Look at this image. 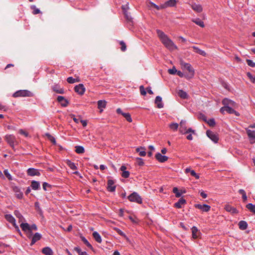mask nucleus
<instances>
[{
	"label": "nucleus",
	"mask_w": 255,
	"mask_h": 255,
	"mask_svg": "<svg viewBox=\"0 0 255 255\" xmlns=\"http://www.w3.org/2000/svg\"><path fill=\"white\" fill-rule=\"evenodd\" d=\"M156 32L160 40L166 48L170 51H173L177 48L172 40L162 31L157 29Z\"/></svg>",
	"instance_id": "f257e3e1"
},
{
	"label": "nucleus",
	"mask_w": 255,
	"mask_h": 255,
	"mask_svg": "<svg viewBox=\"0 0 255 255\" xmlns=\"http://www.w3.org/2000/svg\"><path fill=\"white\" fill-rule=\"evenodd\" d=\"M180 65L182 68L187 70L189 72V74L186 75L185 77L187 79H191L193 77L194 75V70L191 66V64L188 63H185L183 61L180 62Z\"/></svg>",
	"instance_id": "f03ea898"
},
{
	"label": "nucleus",
	"mask_w": 255,
	"mask_h": 255,
	"mask_svg": "<svg viewBox=\"0 0 255 255\" xmlns=\"http://www.w3.org/2000/svg\"><path fill=\"white\" fill-rule=\"evenodd\" d=\"M13 96L14 97H32L33 96V94L32 92L28 90H21L16 91L15 92Z\"/></svg>",
	"instance_id": "7ed1b4c3"
},
{
	"label": "nucleus",
	"mask_w": 255,
	"mask_h": 255,
	"mask_svg": "<svg viewBox=\"0 0 255 255\" xmlns=\"http://www.w3.org/2000/svg\"><path fill=\"white\" fill-rule=\"evenodd\" d=\"M5 219L7 221L11 223L14 227L15 230L21 236V233L19 229V227L15 223V220L14 217L10 214H6L4 216Z\"/></svg>",
	"instance_id": "20e7f679"
},
{
	"label": "nucleus",
	"mask_w": 255,
	"mask_h": 255,
	"mask_svg": "<svg viewBox=\"0 0 255 255\" xmlns=\"http://www.w3.org/2000/svg\"><path fill=\"white\" fill-rule=\"evenodd\" d=\"M128 198L130 202H135L138 204L142 203V198L136 192H133L128 196Z\"/></svg>",
	"instance_id": "39448f33"
},
{
	"label": "nucleus",
	"mask_w": 255,
	"mask_h": 255,
	"mask_svg": "<svg viewBox=\"0 0 255 255\" xmlns=\"http://www.w3.org/2000/svg\"><path fill=\"white\" fill-rule=\"evenodd\" d=\"M5 140L7 143L12 147H13L16 142V138L13 135H6Z\"/></svg>",
	"instance_id": "423d86ee"
},
{
	"label": "nucleus",
	"mask_w": 255,
	"mask_h": 255,
	"mask_svg": "<svg viewBox=\"0 0 255 255\" xmlns=\"http://www.w3.org/2000/svg\"><path fill=\"white\" fill-rule=\"evenodd\" d=\"M207 135L213 141L217 143L219 140L218 135L214 132L211 130H207L206 132Z\"/></svg>",
	"instance_id": "0eeeda50"
},
{
	"label": "nucleus",
	"mask_w": 255,
	"mask_h": 255,
	"mask_svg": "<svg viewBox=\"0 0 255 255\" xmlns=\"http://www.w3.org/2000/svg\"><path fill=\"white\" fill-rule=\"evenodd\" d=\"M115 181L113 180L109 179L107 183V190L109 192H114L116 190V186L114 185Z\"/></svg>",
	"instance_id": "6e6552de"
},
{
	"label": "nucleus",
	"mask_w": 255,
	"mask_h": 255,
	"mask_svg": "<svg viewBox=\"0 0 255 255\" xmlns=\"http://www.w3.org/2000/svg\"><path fill=\"white\" fill-rule=\"evenodd\" d=\"M194 206L196 208L200 209L201 211H202L203 212H207L211 209V207L209 205H208L206 204H203V205L195 204Z\"/></svg>",
	"instance_id": "1a4fd4ad"
},
{
	"label": "nucleus",
	"mask_w": 255,
	"mask_h": 255,
	"mask_svg": "<svg viewBox=\"0 0 255 255\" xmlns=\"http://www.w3.org/2000/svg\"><path fill=\"white\" fill-rule=\"evenodd\" d=\"M75 91L79 95H82L85 92V88L82 84H80L75 87Z\"/></svg>",
	"instance_id": "9d476101"
},
{
	"label": "nucleus",
	"mask_w": 255,
	"mask_h": 255,
	"mask_svg": "<svg viewBox=\"0 0 255 255\" xmlns=\"http://www.w3.org/2000/svg\"><path fill=\"white\" fill-rule=\"evenodd\" d=\"M222 104L225 106H229V107H235L236 104V103L228 98H225L222 101Z\"/></svg>",
	"instance_id": "9b49d317"
},
{
	"label": "nucleus",
	"mask_w": 255,
	"mask_h": 255,
	"mask_svg": "<svg viewBox=\"0 0 255 255\" xmlns=\"http://www.w3.org/2000/svg\"><path fill=\"white\" fill-rule=\"evenodd\" d=\"M27 173L29 176H39L40 173L39 170L37 169L30 168L27 169Z\"/></svg>",
	"instance_id": "f8f14e48"
},
{
	"label": "nucleus",
	"mask_w": 255,
	"mask_h": 255,
	"mask_svg": "<svg viewBox=\"0 0 255 255\" xmlns=\"http://www.w3.org/2000/svg\"><path fill=\"white\" fill-rule=\"evenodd\" d=\"M186 121L182 120L180 123L179 131L182 134L187 133V127H186Z\"/></svg>",
	"instance_id": "ddd939ff"
},
{
	"label": "nucleus",
	"mask_w": 255,
	"mask_h": 255,
	"mask_svg": "<svg viewBox=\"0 0 255 255\" xmlns=\"http://www.w3.org/2000/svg\"><path fill=\"white\" fill-rule=\"evenodd\" d=\"M31 242L30 245H34L37 241L40 240L41 238V235L38 233H36L31 237Z\"/></svg>",
	"instance_id": "4468645a"
},
{
	"label": "nucleus",
	"mask_w": 255,
	"mask_h": 255,
	"mask_svg": "<svg viewBox=\"0 0 255 255\" xmlns=\"http://www.w3.org/2000/svg\"><path fill=\"white\" fill-rule=\"evenodd\" d=\"M13 191L15 193L16 197L18 199H21L23 197V193L20 189L17 186L13 187Z\"/></svg>",
	"instance_id": "2eb2a0df"
},
{
	"label": "nucleus",
	"mask_w": 255,
	"mask_h": 255,
	"mask_svg": "<svg viewBox=\"0 0 255 255\" xmlns=\"http://www.w3.org/2000/svg\"><path fill=\"white\" fill-rule=\"evenodd\" d=\"M156 159L160 162H164L168 160V157L161 155L160 153H157L155 155Z\"/></svg>",
	"instance_id": "dca6fc26"
},
{
	"label": "nucleus",
	"mask_w": 255,
	"mask_h": 255,
	"mask_svg": "<svg viewBox=\"0 0 255 255\" xmlns=\"http://www.w3.org/2000/svg\"><path fill=\"white\" fill-rule=\"evenodd\" d=\"M192 237L194 239L198 238L200 234V232L198 231L197 227L194 226L192 228Z\"/></svg>",
	"instance_id": "f3484780"
},
{
	"label": "nucleus",
	"mask_w": 255,
	"mask_h": 255,
	"mask_svg": "<svg viewBox=\"0 0 255 255\" xmlns=\"http://www.w3.org/2000/svg\"><path fill=\"white\" fill-rule=\"evenodd\" d=\"M57 101L58 102L61 103L63 107H66L68 105V101L63 96H58L57 97Z\"/></svg>",
	"instance_id": "a211bd4d"
},
{
	"label": "nucleus",
	"mask_w": 255,
	"mask_h": 255,
	"mask_svg": "<svg viewBox=\"0 0 255 255\" xmlns=\"http://www.w3.org/2000/svg\"><path fill=\"white\" fill-rule=\"evenodd\" d=\"M225 209L226 211L230 212L232 214H236L238 213L237 210L230 205H226L225 207Z\"/></svg>",
	"instance_id": "6ab92c4d"
},
{
	"label": "nucleus",
	"mask_w": 255,
	"mask_h": 255,
	"mask_svg": "<svg viewBox=\"0 0 255 255\" xmlns=\"http://www.w3.org/2000/svg\"><path fill=\"white\" fill-rule=\"evenodd\" d=\"M186 203V200L183 198H181L177 202L175 203L174 206L178 209L181 208L182 205Z\"/></svg>",
	"instance_id": "aec40b11"
},
{
	"label": "nucleus",
	"mask_w": 255,
	"mask_h": 255,
	"mask_svg": "<svg viewBox=\"0 0 255 255\" xmlns=\"http://www.w3.org/2000/svg\"><path fill=\"white\" fill-rule=\"evenodd\" d=\"M155 103L157 105V107L159 109H161L163 107V105L162 103V98L159 96L156 97Z\"/></svg>",
	"instance_id": "412c9836"
},
{
	"label": "nucleus",
	"mask_w": 255,
	"mask_h": 255,
	"mask_svg": "<svg viewBox=\"0 0 255 255\" xmlns=\"http://www.w3.org/2000/svg\"><path fill=\"white\" fill-rule=\"evenodd\" d=\"M247 134H248V135L249 137V138L251 140L252 139L254 140L253 142H255V130H252L250 129H247Z\"/></svg>",
	"instance_id": "4be33fe9"
},
{
	"label": "nucleus",
	"mask_w": 255,
	"mask_h": 255,
	"mask_svg": "<svg viewBox=\"0 0 255 255\" xmlns=\"http://www.w3.org/2000/svg\"><path fill=\"white\" fill-rule=\"evenodd\" d=\"M226 112L229 114H234L237 116H239L240 115L239 113L234 110L233 108L229 106H226Z\"/></svg>",
	"instance_id": "5701e85b"
},
{
	"label": "nucleus",
	"mask_w": 255,
	"mask_h": 255,
	"mask_svg": "<svg viewBox=\"0 0 255 255\" xmlns=\"http://www.w3.org/2000/svg\"><path fill=\"white\" fill-rule=\"evenodd\" d=\"M42 252L45 255H53V254L52 250L49 247L44 248L42 250Z\"/></svg>",
	"instance_id": "b1692460"
},
{
	"label": "nucleus",
	"mask_w": 255,
	"mask_h": 255,
	"mask_svg": "<svg viewBox=\"0 0 255 255\" xmlns=\"http://www.w3.org/2000/svg\"><path fill=\"white\" fill-rule=\"evenodd\" d=\"M52 90L57 93L63 94L64 93V90L61 88L58 85L53 86Z\"/></svg>",
	"instance_id": "393cba45"
},
{
	"label": "nucleus",
	"mask_w": 255,
	"mask_h": 255,
	"mask_svg": "<svg viewBox=\"0 0 255 255\" xmlns=\"http://www.w3.org/2000/svg\"><path fill=\"white\" fill-rule=\"evenodd\" d=\"M31 187L34 190H38L40 188V183L38 181L33 180L31 182Z\"/></svg>",
	"instance_id": "a878e982"
},
{
	"label": "nucleus",
	"mask_w": 255,
	"mask_h": 255,
	"mask_svg": "<svg viewBox=\"0 0 255 255\" xmlns=\"http://www.w3.org/2000/svg\"><path fill=\"white\" fill-rule=\"evenodd\" d=\"M192 48L194 50V51L196 53H198L203 56H205L206 55V53L204 51L199 49L198 47L194 46H192Z\"/></svg>",
	"instance_id": "bb28decb"
},
{
	"label": "nucleus",
	"mask_w": 255,
	"mask_h": 255,
	"mask_svg": "<svg viewBox=\"0 0 255 255\" xmlns=\"http://www.w3.org/2000/svg\"><path fill=\"white\" fill-rule=\"evenodd\" d=\"M192 21L201 27L205 26L204 22L199 18L192 19Z\"/></svg>",
	"instance_id": "cd10ccee"
},
{
	"label": "nucleus",
	"mask_w": 255,
	"mask_h": 255,
	"mask_svg": "<svg viewBox=\"0 0 255 255\" xmlns=\"http://www.w3.org/2000/svg\"><path fill=\"white\" fill-rule=\"evenodd\" d=\"M191 7L194 10L198 12H200L202 10V7L201 5L200 4H197L196 3H194L192 4Z\"/></svg>",
	"instance_id": "c85d7f7f"
},
{
	"label": "nucleus",
	"mask_w": 255,
	"mask_h": 255,
	"mask_svg": "<svg viewBox=\"0 0 255 255\" xmlns=\"http://www.w3.org/2000/svg\"><path fill=\"white\" fill-rule=\"evenodd\" d=\"M178 95L182 99H185L188 97L187 93L182 90H179L178 92Z\"/></svg>",
	"instance_id": "c756f323"
},
{
	"label": "nucleus",
	"mask_w": 255,
	"mask_h": 255,
	"mask_svg": "<svg viewBox=\"0 0 255 255\" xmlns=\"http://www.w3.org/2000/svg\"><path fill=\"white\" fill-rule=\"evenodd\" d=\"M239 228L242 230H246L248 227V224L246 221H241L239 223Z\"/></svg>",
	"instance_id": "7c9ffc66"
},
{
	"label": "nucleus",
	"mask_w": 255,
	"mask_h": 255,
	"mask_svg": "<svg viewBox=\"0 0 255 255\" xmlns=\"http://www.w3.org/2000/svg\"><path fill=\"white\" fill-rule=\"evenodd\" d=\"M93 236L94 238L95 239V240L98 243H101L102 242L101 237L98 232H93Z\"/></svg>",
	"instance_id": "2f4dec72"
},
{
	"label": "nucleus",
	"mask_w": 255,
	"mask_h": 255,
	"mask_svg": "<svg viewBox=\"0 0 255 255\" xmlns=\"http://www.w3.org/2000/svg\"><path fill=\"white\" fill-rule=\"evenodd\" d=\"M173 192L175 194V196L176 197L179 198L180 197L182 193H185V191H179L177 187H174L173 188Z\"/></svg>",
	"instance_id": "473e14b6"
},
{
	"label": "nucleus",
	"mask_w": 255,
	"mask_h": 255,
	"mask_svg": "<svg viewBox=\"0 0 255 255\" xmlns=\"http://www.w3.org/2000/svg\"><path fill=\"white\" fill-rule=\"evenodd\" d=\"M20 227L24 232H25L26 231L30 229V225L27 223H22L20 225Z\"/></svg>",
	"instance_id": "72a5a7b5"
},
{
	"label": "nucleus",
	"mask_w": 255,
	"mask_h": 255,
	"mask_svg": "<svg viewBox=\"0 0 255 255\" xmlns=\"http://www.w3.org/2000/svg\"><path fill=\"white\" fill-rule=\"evenodd\" d=\"M136 151L139 152V154L141 156H144L146 155V152L145 149L143 147H140L137 148Z\"/></svg>",
	"instance_id": "f704fd0d"
},
{
	"label": "nucleus",
	"mask_w": 255,
	"mask_h": 255,
	"mask_svg": "<svg viewBox=\"0 0 255 255\" xmlns=\"http://www.w3.org/2000/svg\"><path fill=\"white\" fill-rule=\"evenodd\" d=\"M246 208L250 210V212L255 214V205L252 203H249L246 205Z\"/></svg>",
	"instance_id": "c9c22d12"
},
{
	"label": "nucleus",
	"mask_w": 255,
	"mask_h": 255,
	"mask_svg": "<svg viewBox=\"0 0 255 255\" xmlns=\"http://www.w3.org/2000/svg\"><path fill=\"white\" fill-rule=\"evenodd\" d=\"M15 216L18 219L19 222H22L24 220L23 216L18 211H15L14 212Z\"/></svg>",
	"instance_id": "e433bc0d"
},
{
	"label": "nucleus",
	"mask_w": 255,
	"mask_h": 255,
	"mask_svg": "<svg viewBox=\"0 0 255 255\" xmlns=\"http://www.w3.org/2000/svg\"><path fill=\"white\" fill-rule=\"evenodd\" d=\"M66 163L71 169L75 170L77 169V166L75 165V163L71 162L70 160H67Z\"/></svg>",
	"instance_id": "4c0bfd02"
},
{
	"label": "nucleus",
	"mask_w": 255,
	"mask_h": 255,
	"mask_svg": "<svg viewBox=\"0 0 255 255\" xmlns=\"http://www.w3.org/2000/svg\"><path fill=\"white\" fill-rule=\"evenodd\" d=\"M106 106V102L105 101L99 100L98 102V107L99 109L105 108Z\"/></svg>",
	"instance_id": "58836bf2"
},
{
	"label": "nucleus",
	"mask_w": 255,
	"mask_h": 255,
	"mask_svg": "<svg viewBox=\"0 0 255 255\" xmlns=\"http://www.w3.org/2000/svg\"><path fill=\"white\" fill-rule=\"evenodd\" d=\"M75 148V151L77 153H83L85 152L84 148L82 146H76Z\"/></svg>",
	"instance_id": "ea45409f"
},
{
	"label": "nucleus",
	"mask_w": 255,
	"mask_h": 255,
	"mask_svg": "<svg viewBox=\"0 0 255 255\" xmlns=\"http://www.w3.org/2000/svg\"><path fill=\"white\" fill-rule=\"evenodd\" d=\"M239 193L242 195V198L244 202L247 200V196L246 195V192L243 189H240L239 190Z\"/></svg>",
	"instance_id": "a19ab883"
},
{
	"label": "nucleus",
	"mask_w": 255,
	"mask_h": 255,
	"mask_svg": "<svg viewBox=\"0 0 255 255\" xmlns=\"http://www.w3.org/2000/svg\"><path fill=\"white\" fill-rule=\"evenodd\" d=\"M176 0H169L165 3V5L168 6H173L176 4Z\"/></svg>",
	"instance_id": "79ce46f5"
},
{
	"label": "nucleus",
	"mask_w": 255,
	"mask_h": 255,
	"mask_svg": "<svg viewBox=\"0 0 255 255\" xmlns=\"http://www.w3.org/2000/svg\"><path fill=\"white\" fill-rule=\"evenodd\" d=\"M74 250L77 252L79 255H88L86 252H82L81 250L78 247H75Z\"/></svg>",
	"instance_id": "37998d69"
},
{
	"label": "nucleus",
	"mask_w": 255,
	"mask_h": 255,
	"mask_svg": "<svg viewBox=\"0 0 255 255\" xmlns=\"http://www.w3.org/2000/svg\"><path fill=\"white\" fill-rule=\"evenodd\" d=\"M123 116L126 118V119L128 121V122H132V119L131 118L130 115L128 113H123Z\"/></svg>",
	"instance_id": "c03bdc74"
},
{
	"label": "nucleus",
	"mask_w": 255,
	"mask_h": 255,
	"mask_svg": "<svg viewBox=\"0 0 255 255\" xmlns=\"http://www.w3.org/2000/svg\"><path fill=\"white\" fill-rule=\"evenodd\" d=\"M178 127L179 125L177 123H173L169 125V128L173 130H176L178 128Z\"/></svg>",
	"instance_id": "a18cd8bd"
},
{
	"label": "nucleus",
	"mask_w": 255,
	"mask_h": 255,
	"mask_svg": "<svg viewBox=\"0 0 255 255\" xmlns=\"http://www.w3.org/2000/svg\"><path fill=\"white\" fill-rule=\"evenodd\" d=\"M31 8L33 10L32 13L33 14H37L40 12V10L38 8H36L35 5H33L31 6Z\"/></svg>",
	"instance_id": "49530a36"
},
{
	"label": "nucleus",
	"mask_w": 255,
	"mask_h": 255,
	"mask_svg": "<svg viewBox=\"0 0 255 255\" xmlns=\"http://www.w3.org/2000/svg\"><path fill=\"white\" fill-rule=\"evenodd\" d=\"M149 4H150L151 6H153V7L155 8L157 10L160 9L161 8H163L164 7V6L163 5L158 6V5H157L155 4V3H154L153 2H150L149 3Z\"/></svg>",
	"instance_id": "de8ad7c7"
},
{
	"label": "nucleus",
	"mask_w": 255,
	"mask_h": 255,
	"mask_svg": "<svg viewBox=\"0 0 255 255\" xmlns=\"http://www.w3.org/2000/svg\"><path fill=\"white\" fill-rule=\"evenodd\" d=\"M3 172L5 176L9 180H12V176H11L10 174L9 173L7 169L4 170Z\"/></svg>",
	"instance_id": "09e8293b"
},
{
	"label": "nucleus",
	"mask_w": 255,
	"mask_h": 255,
	"mask_svg": "<svg viewBox=\"0 0 255 255\" xmlns=\"http://www.w3.org/2000/svg\"><path fill=\"white\" fill-rule=\"evenodd\" d=\"M26 234V236L29 239L31 238V237L33 236L32 231L29 229L27 231H26L25 232H24Z\"/></svg>",
	"instance_id": "8fccbe9b"
},
{
	"label": "nucleus",
	"mask_w": 255,
	"mask_h": 255,
	"mask_svg": "<svg viewBox=\"0 0 255 255\" xmlns=\"http://www.w3.org/2000/svg\"><path fill=\"white\" fill-rule=\"evenodd\" d=\"M124 13L125 14V17L126 18L127 20L129 22H131L132 18H131V16L130 15V13L129 12H128V11L127 12H125Z\"/></svg>",
	"instance_id": "3c124183"
},
{
	"label": "nucleus",
	"mask_w": 255,
	"mask_h": 255,
	"mask_svg": "<svg viewBox=\"0 0 255 255\" xmlns=\"http://www.w3.org/2000/svg\"><path fill=\"white\" fill-rule=\"evenodd\" d=\"M207 123L210 127H214L216 124L215 121L214 119H209L207 121Z\"/></svg>",
	"instance_id": "603ef678"
},
{
	"label": "nucleus",
	"mask_w": 255,
	"mask_h": 255,
	"mask_svg": "<svg viewBox=\"0 0 255 255\" xmlns=\"http://www.w3.org/2000/svg\"><path fill=\"white\" fill-rule=\"evenodd\" d=\"M122 8L124 13L127 12L129 8V6H128V3H127L126 4L122 5Z\"/></svg>",
	"instance_id": "864d4df0"
},
{
	"label": "nucleus",
	"mask_w": 255,
	"mask_h": 255,
	"mask_svg": "<svg viewBox=\"0 0 255 255\" xmlns=\"http://www.w3.org/2000/svg\"><path fill=\"white\" fill-rule=\"evenodd\" d=\"M67 81L70 84L74 83L76 82H78V80H76L75 79L73 78L72 77H69L67 78Z\"/></svg>",
	"instance_id": "5fc2aeb1"
},
{
	"label": "nucleus",
	"mask_w": 255,
	"mask_h": 255,
	"mask_svg": "<svg viewBox=\"0 0 255 255\" xmlns=\"http://www.w3.org/2000/svg\"><path fill=\"white\" fill-rule=\"evenodd\" d=\"M247 75L252 82H255V76H253L250 72L247 73Z\"/></svg>",
	"instance_id": "6e6d98bb"
},
{
	"label": "nucleus",
	"mask_w": 255,
	"mask_h": 255,
	"mask_svg": "<svg viewBox=\"0 0 255 255\" xmlns=\"http://www.w3.org/2000/svg\"><path fill=\"white\" fill-rule=\"evenodd\" d=\"M247 63L249 66L252 67H255V63L252 60L250 59H247Z\"/></svg>",
	"instance_id": "4d7b16f0"
},
{
	"label": "nucleus",
	"mask_w": 255,
	"mask_h": 255,
	"mask_svg": "<svg viewBox=\"0 0 255 255\" xmlns=\"http://www.w3.org/2000/svg\"><path fill=\"white\" fill-rule=\"evenodd\" d=\"M129 176V172L128 171H124L122 173V176L124 178H127Z\"/></svg>",
	"instance_id": "13d9d810"
},
{
	"label": "nucleus",
	"mask_w": 255,
	"mask_h": 255,
	"mask_svg": "<svg viewBox=\"0 0 255 255\" xmlns=\"http://www.w3.org/2000/svg\"><path fill=\"white\" fill-rule=\"evenodd\" d=\"M177 70L174 67H173L172 69H169L168 70L169 73L172 75L175 74L177 73Z\"/></svg>",
	"instance_id": "bf43d9fd"
},
{
	"label": "nucleus",
	"mask_w": 255,
	"mask_h": 255,
	"mask_svg": "<svg viewBox=\"0 0 255 255\" xmlns=\"http://www.w3.org/2000/svg\"><path fill=\"white\" fill-rule=\"evenodd\" d=\"M139 89H140V92L141 95H142L143 96H145L146 94V92L145 91L143 86H140L139 87Z\"/></svg>",
	"instance_id": "052dcab7"
},
{
	"label": "nucleus",
	"mask_w": 255,
	"mask_h": 255,
	"mask_svg": "<svg viewBox=\"0 0 255 255\" xmlns=\"http://www.w3.org/2000/svg\"><path fill=\"white\" fill-rule=\"evenodd\" d=\"M120 44L121 45V50L125 51L127 48L126 43L124 41H122L120 42Z\"/></svg>",
	"instance_id": "680f3d73"
},
{
	"label": "nucleus",
	"mask_w": 255,
	"mask_h": 255,
	"mask_svg": "<svg viewBox=\"0 0 255 255\" xmlns=\"http://www.w3.org/2000/svg\"><path fill=\"white\" fill-rule=\"evenodd\" d=\"M116 231L117 232V233H118V234H119L120 235H121L125 238H127L126 234L123 232H122L120 229H116Z\"/></svg>",
	"instance_id": "e2e57ef3"
},
{
	"label": "nucleus",
	"mask_w": 255,
	"mask_h": 255,
	"mask_svg": "<svg viewBox=\"0 0 255 255\" xmlns=\"http://www.w3.org/2000/svg\"><path fill=\"white\" fill-rule=\"evenodd\" d=\"M83 241L84 242V244L89 248L92 249V246H91V245L88 242V241L85 239V238H83L82 239Z\"/></svg>",
	"instance_id": "0e129e2a"
},
{
	"label": "nucleus",
	"mask_w": 255,
	"mask_h": 255,
	"mask_svg": "<svg viewBox=\"0 0 255 255\" xmlns=\"http://www.w3.org/2000/svg\"><path fill=\"white\" fill-rule=\"evenodd\" d=\"M190 174L192 176L195 177L196 179H198L199 178V176L195 172L194 170H192V171H191Z\"/></svg>",
	"instance_id": "69168bd1"
},
{
	"label": "nucleus",
	"mask_w": 255,
	"mask_h": 255,
	"mask_svg": "<svg viewBox=\"0 0 255 255\" xmlns=\"http://www.w3.org/2000/svg\"><path fill=\"white\" fill-rule=\"evenodd\" d=\"M35 207L38 212H41V209L39 207V204L38 202L35 203Z\"/></svg>",
	"instance_id": "338daca9"
},
{
	"label": "nucleus",
	"mask_w": 255,
	"mask_h": 255,
	"mask_svg": "<svg viewBox=\"0 0 255 255\" xmlns=\"http://www.w3.org/2000/svg\"><path fill=\"white\" fill-rule=\"evenodd\" d=\"M30 229L32 231H33V230H34V231L37 230V226H36V225L35 224H33L31 226H30Z\"/></svg>",
	"instance_id": "774afa93"
}]
</instances>
